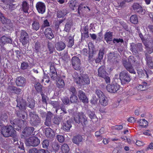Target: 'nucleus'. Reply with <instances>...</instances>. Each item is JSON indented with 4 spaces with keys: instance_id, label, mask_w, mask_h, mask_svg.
I'll return each instance as SVG.
<instances>
[{
    "instance_id": "f257e3e1",
    "label": "nucleus",
    "mask_w": 153,
    "mask_h": 153,
    "mask_svg": "<svg viewBox=\"0 0 153 153\" xmlns=\"http://www.w3.org/2000/svg\"><path fill=\"white\" fill-rule=\"evenodd\" d=\"M10 123L13 126L10 125H7L3 127L1 130V134L5 137H16V132L14 128L18 131L21 130L22 128H23L24 126H25L27 122L17 118L13 120H10Z\"/></svg>"
},
{
    "instance_id": "f03ea898",
    "label": "nucleus",
    "mask_w": 153,
    "mask_h": 153,
    "mask_svg": "<svg viewBox=\"0 0 153 153\" xmlns=\"http://www.w3.org/2000/svg\"><path fill=\"white\" fill-rule=\"evenodd\" d=\"M17 105L15 109V114L19 117L26 120L27 114L25 111L26 108V102L22 98H18L16 99Z\"/></svg>"
},
{
    "instance_id": "7ed1b4c3",
    "label": "nucleus",
    "mask_w": 153,
    "mask_h": 153,
    "mask_svg": "<svg viewBox=\"0 0 153 153\" xmlns=\"http://www.w3.org/2000/svg\"><path fill=\"white\" fill-rule=\"evenodd\" d=\"M74 119L75 122L78 124L81 123L83 126L88 123L87 118L82 112L77 113L75 115Z\"/></svg>"
},
{
    "instance_id": "20e7f679",
    "label": "nucleus",
    "mask_w": 153,
    "mask_h": 153,
    "mask_svg": "<svg viewBox=\"0 0 153 153\" xmlns=\"http://www.w3.org/2000/svg\"><path fill=\"white\" fill-rule=\"evenodd\" d=\"M30 124L33 126H37L41 123V120L39 116L34 111L30 112Z\"/></svg>"
},
{
    "instance_id": "39448f33",
    "label": "nucleus",
    "mask_w": 153,
    "mask_h": 153,
    "mask_svg": "<svg viewBox=\"0 0 153 153\" xmlns=\"http://www.w3.org/2000/svg\"><path fill=\"white\" fill-rule=\"evenodd\" d=\"M98 76L101 78H103L107 83L110 82V79L108 76V74L105 71V67L102 66L98 69Z\"/></svg>"
},
{
    "instance_id": "423d86ee",
    "label": "nucleus",
    "mask_w": 153,
    "mask_h": 153,
    "mask_svg": "<svg viewBox=\"0 0 153 153\" xmlns=\"http://www.w3.org/2000/svg\"><path fill=\"white\" fill-rule=\"evenodd\" d=\"M119 79L122 85L128 83L131 80V76L126 71H122L119 74Z\"/></svg>"
},
{
    "instance_id": "0eeeda50",
    "label": "nucleus",
    "mask_w": 153,
    "mask_h": 153,
    "mask_svg": "<svg viewBox=\"0 0 153 153\" xmlns=\"http://www.w3.org/2000/svg\"><path fill=\"white\" fill-rule=\"evenodd\" d=\"M130 50L134 54H137L139 52H141L143 50V46L141 43H132L130 44Z\"/></svg>"
},
{
    "instance_id": "6e6552de",
    "label": "nucleus",
    "mask_w": 153,
    "mask_h": 153,
    "mask_svg": "<svg viewBox=\"0 0 153 153\" xmlns=\"http://www.w3.org/2000/svg\"><path fill=\"white\" fill-rule=\"evenodd\" d=\"M20 41L23 45H25L28 43L29 41V37L28 34L23 30L21 31Z\"/></svg>"
},
{
    "instance_id": "1a4fd4ad",
    "label": "nucleus",
    "mask_w": 153,
    "mask_h": 153,
    "mask_svg": "<svg viewBox=\"0 0 153 153\" xmlns=\"http://www.w3.org/2000/svg\"><path fill=\"white\" fill-rule=\"evenodd\" d=\"M71 62L73 68L76 70H80L81 69V61L77 56H74L72 57Z\"/></svg>"
},
{
    "instance_id": "9d476101",
    "label": "nucleus",
    "mask_w": 153,
    "mask_h": 153,
    "mask_svg": "<svg viewBox=\"0 0 153 153\" xmlns=\"http://www.w3.org/2000/svg\"><path fill=\"white\" fill-rule=\"evenodd\" d=\"M120 86L117 83L108 85L106 87L107 90L111 93H115L119 89Z\"/></svg>"
},
{
    "instance_id": "9b49d317",
    "label": "nucleus",
    "mask_w": 153,
    "mask_h": 153,
    "mask_svg": "<svg viewBox=\"0 0 153 153\" xmlns=\"http://www.w3.org/2000/svg\"><path fill=\"white\" fill-rule=\"evenodd\" d=\"M39 139L36 137H32L30 138L27 141L26 144L29 146H37L40 143Z\"/></svg>"
},
{
    "instance_id": "f8f14e48",
    "label": "nucleus",
    "mask_w": 153,
    "mask_h": 153,
    "mask_svg": "<svg viewBox=\"0 0 153 153\" xmlns=\"http://www.w3.org/2000/svg\"><path fill=\"white\" fill-rule=\"evenodd\" d=\"M89 48V51L86 48H84L82 50V54L86 56H88V60L89 61H91L93 58L94 55V50L91 47H90L89 44L88 45Z\"/></svg>"
},
{
    "instance_id": "ddd939ff",
    "label": "nucleus",
    "mask_w": 153,
    "mask_h": 153,
    "mask_svg": "<svg viewBox=\"0 0 153 153\" xmlns=\"http://www.w3.org/2000/svg\"><path fill=\"white\" fill-rule=\"evenodd\" d=\"M36 7L39 13L42 14L45 12L46 7L44 3L40 1L38 2L36 4Z\"/></svg>"
},
{
    "instance_id": "4468645a",
    "label": "nucleus",
    "mask_w": 153,
    "mask_h": 153,
    "mask_svg": "<svg viewBox=\"0 0 153 153\" xmlns=\"http://www.w3.org/2000/svg\"><path fill=\"white\" fill-rule=\"evenodd\" d=\"M123 64L127 70L130 73L133 74H136V72L132 65L130 63H129L126 60L123 61Z\"/></svg>"
},
{
    "instance_id": "2eb2a0df",
    "label": "nucleus",
    "mask_w": 153,
    "mask_h": 153,
    "mask_svg": "<svg viewBox=\"0 0 153 153\" xmlns=\"http://www.w3.org/2000/svg\"><path fill=\"white\" fill-rule=\"evenodd\" d=\"M123 64L127 70L130 73L133 74H136V72L132 65L130 63H129L126 60L123 61Z\"/></svg>"
},
{
    "instance_id": "dca6fc26",
    "label": "nucleus",
    "mask_w": 153,
    "mask_h": 153,
    "mask_svg": "<svg viewBox=\"0 0 153 153\" xmlns=\"http://www.w3.org/2000/svg\"><path fill=\"white\" fill-rule=\"evenodd\" d=\"M50 66V74H49L51 78L52 79L54 80L57 76V72L55 67L51 62L49 63Z\"/></svg>"
},
{
    "instance_id": "f3484780",
    "label": "nucleus",
    "mask_w": 153,
    "mask_h": 153,
    "mask_svg": "<svg viewBox=\"0 0 153 153\" xmlns=\"http://www.w3.org/2000/svg\"><path fill=\"white\" fill-rule=\"evenodd\" d=\"M77 74L76 73H74L73 77L74 79V81L76 84L79 86H81L84 85V82L83 81L82 76H78L77 75Z\"/></svg>"
},
{
    "instance_id": "a211bd4d",
    "label": "nucleus",
    "mask_w": 153,
    "mask_h": 153,
    "mask_svg": "<svg viewBox=\"0 0 153 153\" xmlns=\"http://www.w3.org/2000/svg\"><path fill=\"white\" fill-rule=\"evenodd\" d=\"M78 96L80 100L84 103H87L88 102V99L85 95V93L82 90H79L78 92Z\"/></svg>"
},
{
    "instance_id": "6ab92c4d",
    "label": "nucleus",
    "mask_w": 153,
    "mask_h": 153,
    "mask_svg": "<svg viewBox=\"0 0 153 153\" xmlns=\"http://www.w3.org/2000/svg\"><path fill=\"white\" fill-rule=\"evenodd\" d=\"M64 122L62 127V129L66 131H69L72 127V120L71 119L67 120Z\"/></svg>"
},
{
    "instance_id": "aec40b11",
    "label": "nucleus",
    "mask_w": 153,
    "mask_h": 153,
    "mask_svg": "<svg viewBox=\"0 0 153 153\" xmlns=\"http://www.w3.org/2000/svg\"><path fill=\"white\" fill-rule=\"evenodd\" d=\"M16 82L17 86L23 87L26 84V80L24 77L20 76L16 78Z\"/></svg>"
},
{
    "instance_id": "412c9836",
    "label": "nucleus",
    "mask_w": 153,
    "mask_h": 153,
    "mask_svg": "<svg viewBox=\"0 0 153 153\" xmlns=\"http://www.w3.org/2000/svg\"><path fill=\"white\" fill-rule=\"evenodd\" d=\"M137 72L138 77L140 78L143 79L148 77L147 72L144 69H138L137 70Z\"/></svg>"
},
{
    "instance_id": "4be33fe9",
    "label": "nucleus",
    "mask_w": 153,
    "mask_h": 153,
    "mask_svg": "<svg viewBox=\"0 0 153 153\" xmlns=\"http://www.w3.org/2000/svg\"><path fill=\"white\" fill-rule=\"evenodd\" d=\"M34 130V128L33 127H26L22 131V133L25 136L28 137L30 135Z\"/></svg>"
},
{
    "instance_id": "5701e85b",
    "label": "nucleus",
    "mask_w": 153,
    "mask_h": 153,
    "mask_svg": "<svg viewBox=\"0 0 153 153\" xmlns=\"http://www.w3.org/2000/svg\"><path fill=\"white\" fill-rule=\"evenodd\" d=\"M43 47L40 42L38 41L36 42L35 44L33 49V51L37 53H41Z\"/></svg>"
},
{
    "instance_id": "b1692460",
    "label": "nucleus",
    "mask_w": 153,
    "mask_h": 153,
    "mask_svg": "<svg viewBox=\"0 0 153 153\" xmlns=\"http://www.w3.org/2000/svg\"><path fill=\"white\" fill-rule=\"evenodd\" d=\"M44 33L46 38L49 39H52L54 37V35L50 27L46 28L44 32Z\"/></svg>"
},
{
    "instance_id": "393cba45",
    "label": "nucleus",
    "mask_w": 153,
    "mask_h": 153,
    "mask_svg": "<svg viewBox=\"0 0 153 153\" xmlns=\"http://www.w3.org/2000/svg\"><path fill=\"white\" fill-rule=\"evenodd\" d=\"M73 25V22L72 20H67L63 30L66 32H69Z\"/></svg>"
},
{
    "instance_id": "a878e982",
    "label": "nucleus",
    "mask_w": 153,
    "mask_h": 153,
    "mask_svg": "<svg viewBox=\"0 0 153 153\" xmlns=\"http://www.w3.org/2000/svg\"><path fill=\"white\" fill-rule=\"evenodd\" d=\"M8 89L9 91L12 93H14L16 94H20L22 90L20 88H17L13 86H9L8 87Z\"/></svg>"
},
{
    "instance_id": "bb28decb",
    "label": "nucleus",
    "mask_w": 153,
    "mask_h": 153,
    "mask_svg": "<svg viewBox=\"0 0 153 153\" xmlns=\"http://www.w3.org/2000/svg\"><path fill=\"white\" fill-rule=\"evenodd\" d=\"M14 1V0H1L0 6L3 9H6L8 4Z\"/></svg>"
},
{
    "instance_id": "cd10ccee",
    "label": "nucleus",
    "mask_w": 153,
    "mask_h": 153,
    "mask_svg": "<svg viewBox=\"0 0 153 153\" xmlns=\"http://www.w3.org/2000/svg\"><path fill=\"white\" fill-rule=\"evenodd\" d=\"M55 47L57 51H61L65 48L66 45L64 42H57L55 44Z\"/></svg>"
},
{
    "instance_id": "c85d7f7f",
    "label": "nucleus",
    "mask_w": 153,
    "mask_h": 153,
    "mask_svg": "<svg viewBox=\"0 0 153 153\" xmlns=\"http://www.w3.org/2000/svg\"><path fill=\"white\" fill-rule=\"evenodd\" d=\"M40 27V25L38 20L34 18L32 24V29L36 31L38 30Z\"/></svg>"
},
{
    "instance_id": "c756f323",
    "label": "nucleus",
    "mask_w": 153,
    "mask_h": 153,
    "mask_svg": "<svg viewBox=\"0 0 153 153\" xmlns=\"http://www.w3.org/2000/svg\"><path fill=\"white\" fill-rule=\"evenodd\" d=\"M146 56L148 66L150 68H152L153 67V62L152 61V57L147 54H146Z\"/></svg>"
},
{
    "instance_id": "7c9ffc66",
    "label": "nucleus",
    "mask_w": 153,
    "mask_h": 153,
    "mask_svg": "<svg viewBox=\"0 0 153 153\" xmlns=\"http://www.w3.org/2000/svg\"><path fill=\"white\" fill-rule=\"evenodd\" d=\"M4 21V22H2V23L3 24L5 25L6 27L7 28L10 29L13 27V24L10 19L6 18Z\"/></svg>"
},
{
    "instance_id": "2f4dec72",
    "label": "nucleus",
    "mask_w": 153,
    "mask_h": 153,
    "mask_svg": "<svg viewBox=\"0 0 153 153\" xmlns=\"http://www.w3.org/2000/svg\"><path fill=\"white\" fill-rule=\"evenodd\" d=\"M56 85L57 87L59 88H63L65 86L64 81L63 79L61 78H59L57 81Z\"/></svg>"
},
{
    "instance_id": "473e14b6",
    "label": "nucleus",
    "mask_w": 153,
    "mask_h": 153,
    "mask_svg": "<svg viewBox=\"0 0 153 153\" xmlns=\"http://www.w3.org/2000/svg\"><path fill=\"white\" fill-rule=\"evenodd\" d=\"M99 101L101 105L102 106H105L108 104V98L105 95L101 97Z\"/></svg>"
},
{
    "instance_id": "72a5a7b5",
    "label": "nucleus",
    "mask_w": 153,
    "mask_h": 153,
    "mask_svg": "<svg viewBox=\"0 0 153 153\" xmlns=\"http://www.w3.org/2000/svg\"><path fill=\"white\" fill-rule=\"evenodd\" d=\"M113 33L111 32H106L105 35L104 39L107 43L111 41L112 39Z\"/></svg>"
},
{
    "instance_id": "f704fd0d",
    "label": "nucleus",
    "mask_w": 153,
    "mask_h": 153,
    "mask_svg": "<svg viewBox=\"0 0 153 153\" xmlns=\"http://www.w3.org/2000/svg\"><path fill=\"white\" fill-rule=\"evenodd\" d=\"M22 8L24 12L25 13H28L29 5L27 2L26 1H23L22 3Z\"/></svg>"
},
{
    "instance_id": "c9c22d12",
    "label": "nucleus",
    "mask_w": 153,
    "mask_h": 153,
    "mask_svg": "<svg viewBox=\"0 0 153 153\" xmlns=\"http://www.w3.org/2000/svg\"><path fill=\"white\" fill-rule=\"evenodd\" d=\"M133 7L134 10H136V11L138 13H142L143 11L142 8L138 3H134L133 5Z\"/></svg>"
},
{
    "instance_id": "e433bc0d",
    "label": "nucleus",
    "mask_w": 153,
    "mask_h": 153,
    "mask_svg": "<svg viewBox=\"0 0 153 153\" xmlns=\"http://www.w3.org/2000/svg\"><path fill=\"white\" fill-rule=\"evenodd\" d=\"M82 136L78 135L74 137L72 139V140L74 143L78 144L80 142L82 141Z\"/></svg>"
},
{
    "instance_id": "4c0bfd02",
    "label": "nucleus",
    "mask_w": 153,
    "mask_h": 153,
    "mask_svg": "<svg viewBox=\"0 0 153 153\" xmlns=\"http://www.w3.org/2000/svg\"><path fill=\"white\" fill-rule=\"evenodd\" d=\"M0 42L4 44L6 43H11L12 40L11 39L8 38L5 36H3L1 38Z\"/></svg>"
},
{
    "instance_id": "58836bf2",
    "label": "nucleus",
    "mask_w": 153,
    "mask_h": 153,
    "mask_svg": "<svg viewBox=\"0 0 153 153\" xmlns=\"http://www.w3.org/2000/svg\"><path fill=\"white\" fill-rule=\"evenodd\" d=\"M34 86L37 93H40V94L42 91V86L39 82H35L34 84Z\"/></svg>"
},
{
    "instance_id": "ea45409f",
    "label": "nucleus",
    "mask_w": 153,
    "mask_h": 153,
    "mask_svg": "<svg viewBox=\"0 0 153 153\" xmlns=\"http://www.w3.org/2000/svg\"><path fill=\"white\" fill-rule=\"evenodd\" d=\"M49 103L52 105L54 108H56V112L57 113L59 110V103L58 101H51Z\"/></svg>"
},
{
    "instance_id": "a19ab883",
    "label": "nucleus",
    "mask_w": 153,
    "mask_h": 153,
    "mask_svg": "<svg viewBox=\"0 0 153 153\" xmlns=\"http://www.w3.org/2000/svg\"><path fill=\"white\" fill-rule=\"evenodd\" d=\"M27 101H28V107L31 109L34 108L35 105V101L34 99L31 98H28Z\"/></svg>"
},
{
    "instance_id": "79ce46f5",
    "label": "nucleus",
    "mask_w": 153,
    "mask_h": 153,
    "mask_svg": "<svg viewBox=\"0 0 153 153\" xmlns=\"http://www.w3.org/2000/svg\"><path fill=\"white\" fill-rule=\"evenodd\" d=\"M68 11L66 9H64L62 10L58 11L57 12V16L58 18L63 17L68 13Z\"/></svg>"
},
{
    "instance_id": "37998d69",
    "label": "nucleus",
    "mask_w": 153,
    "mask_h": 153,
    "mask_svg": "<svg viewBox=\"0 0 153 153\" xmlns=\"http://www.w3.org/2000/svg\"><path fill=\"white\" fill-rule=\"evenodd\" d=\"M45 134L47 137H52L53 135V131L51 128H48L45 129Z\"/></svg>"
},
{
    "instance_id": "c03bdc74",
    "label": "nucleus",
    "mask_w": 153,
    "mask_h": 153,
    "mask_svg": "<svg viewBox=\"0 0 153 153\" xmlns=\"http://www.w3.org/2000/svg\"><path fill=\"white\" fill-rule=\"evenodd\" d=\"M61 149L63 153H68L70 150L69 148L66 144H64L61 146Z\"/></svg>"
},
{
    "instance_id": "a18cd8bd",
    "label": "nucleus",
    "mask_w": 153,
    "mask_h": 153,
    "mask_svg": "<svg viewBox=\"0 0 153 153\" xmlns=\"http://www.w3.org/2000/svg\"><path fill=\"white\" fill-rule=\"evenodd\" d=\"M68 42L67 44V46L69 48L71 47L74 44L73 37L70 36L68 38Z\"/></svg>"
},
{
    "instance_id": "49530a36",
    "label": "nucleus",
    "mask_w": 153,
    "mask_h": 153,
    "mask_svg": "<svg viewBox=\"0 0 153 153\" xmlns=\"http://www.w3.org/2000/svg\"><path fill=\"white\" fill-rule=\"evenodd\" d=\"M60 115L59 116V117L61 118L62 120V121L64 122V121H66V120H67L68 118H69V117L66 116L65 114L67 113H64L63 112H59Z\"/></svg>"
},
{
    "instance_id": "de8ad7c7",
    "label": "nucleus",
    "mask_w": 153,
    "mask_h": 153,
    "mask_svg": "<svg viewBox=\"0 0 153 153\" xmlns=\"http://www.w3.org/2000/svg\"><path fill=\"white\" fill-rule=\"evenodd\" d=\"M47 47L50 52V53H52L54 50V45L53 43L51 42H48Z\"/></svg>"
},
{
    "instance_id": "09e8293b",
    "label": "nucleus",
    "mask_w": 153,
    "mask_h": 153,
    "mask_svg": "<svg viewBox=\"0 0 153 153\" xmlns=\"http://www.w3.org/2000/svg\"><path fill=\"white\" fill-rule=\"evenodd\" d=\"M77 2L76 0H71L68 3L69 6L73 10H74V7L76 6Z\"/></svg>"
},
{
    "instance_id": "8fccbe9b",
    "label": "nucleus",
    "mask_w": 153,
    "mask_h": 153,
    "mask_svg": "<svg viewBox=\"0 0 153 153\" xmlns=\"http://www.w3.org/2000/svg\"><path fill=\"white\" fill-rule=\"evenodd\" d=\"M86 113L88 116L91 119L96 118V116L95 115L94 112L92 111L89 110H87L86 111Z\"/></svg>"
},
{
    "instance_id": "3c124183",
    "label": "nucleus",
    "mask_w": 153,
    "mask_h": 153,
    "mask_svg": "<svg viewBox=\"0 0 153 153\" xmlns=\"http://www.w3.org/2000/svg\"><path fill=\"white\" fill-rule=\"evenodd\" d=\"M83 81L84 82V85L85 84L88 85L90 84V81L89 77L87 75H85L82 76Z\"/></svg>"
},
{
    "instance_id": "603ef678",
    "label": "nucleus",
    "mask_w": 153,
    "mask_h": 153,
    "mask_svg": "<svg viewBox=\"0 0 153 153\" xmlns=\"http://www.w3.org/2000/svg\"><path fill=\"white\" fill-rule=\"evenodd\" d=\"M130 20L131 22L134 24H136L138 22L137 17L136 15L131 16L130 18Z\"/></svg>"
},
{
    "instance_id": "864d4df0",
    "label": "nucleus",
    "mask_w": 153,
    "mask_h": 153,
    "mask_svg": "<svg viewBox=\"0 0 153 153\" xmlns=\"http://www.w3.org/2000/svg\"><path fill=\"white\" fill-rule=\"evenodd\" d=\"M143 44L145 47V49L148 53H151L153 52L152 48L149 47V45L147 42H143Z\"/></svg>"
},
{
    "instance_id": "5fc2aeb1",
    "label": "nucleus",
    "mask_w": 153,
    "mask_h": 153,
    "mask_svg": "<svg viewBox=\"0 0 153 153\" xmlns=\"http://www.w3.org/2000/svg\"><path fill=\"white\" fill-rule=\"evenodd\" d=\"M147 83L146 82H143L141 84L139 85L138 88L141 91H144L146 88Z\"/></svg>"
},
{
    "instance_id": "6e6d98bb",
    "label": "nucleus",
    "mask_w": 153,
    "mask_h": 153,
    "mask_svg": "<svg viewBox=\"0 0 153 153\" xmlns=\"http://www.w3.org/2000/svg\"><path fill=\"white\" fill-rule=\"evenodd\" d=\"M78 97L74 94H72L70 98V102L71 103H77Z\"/></svg>"
},
{
    "instance_id": "4d7b16f0",
    "label": "nucleus",
    "mask_w": 153,
    "mask_h": 153,
    "mask_svg": "<svg viewBox=\"0 0 153 153\" xmlns=\"http://www.w3.org/2000/svg\"><path fill=\"white\" fill-rule=\"evenodd\" d=\"M148 122L144 119L140 120V126L143 128L146 127L148 125Z\"/></svg>"
},
{
    "instance_id": "13d9d810",
    "label": "nucleus",
    "mask_w": 153,
    "mask_h": 153,
    "mask_svg": "<svg viewBox=\"0 0 153 153\" xmlns=\"http://www.w3.org/2000/svg\"><path fill=\"white\" fill-rule=\"evenodd\" d=\"M104 133V128H101L99 131H97L95 133V135L96 137L101 136V135Z\"/></svg>"
},
{
    "instance_id": "bf43d9fd",
    "label": "nucleus",
    "mask_w": 153,
    "mask_h": 153,
    "mask_svg": "<svg viewBox=\"0 0 153 153\" xmlns=\"http://www.w3.org/2000/svg\"><path fill=\"white\" fill-rule=\"evenodd\" d=\"M62 100L64 104L66 105L69 104L70 100L68 97L66 96L63 97L62 98Z\"/></svg>"
},
{
    "instance_id": "052dcab7",
    "label": "nucleus",
    "mask_w": 153,
    "mask_h": 153,
    "mask_svg": "<svg viewBox=\"0 0 153 153\" xmlns=\"http://www.w3.org/2000/svg\"><path fill=\"white\" fill-rule=\"evenodd\" d=\"M62 120L59 117H55L53 119V122L54 124L59 125Z\"/></svg>"
},
{
    "instance_id": "680f3d73",
    "label": "nucleus",
    "mask_w": 153,
    "mask_h": 153,
    "mask_svg": "<svg viewBox=\"0 0 153 153\" xmlns=\"http://www.w3.org/2000/svg\"><path fill=\"white\" fill-rule=\"evenodd\" d=\"M60 147L59 144L57 143L54 142L52 144V147L55 150L57 151L58 150Z\"/></svg>"
},
{
    "instance_id": "e2e57ef3",
    "label": "nucleus",
    "mask_w": 153,
    "mask_h": 153,
    "mask_svg": "<svg viewBox=\"0 0 153 153\" xmlns=\"http://www.w3.org/2000/svg\"><path fill=\"white\" fill-rule=\"evenodd\" d=\"M105 48L102 47L100 49V50L98 54V57L100 58V59H102L103 57V55L104 53Z\"/></svg>"
},
{
    "instance_id": "0e129e2a",
    "label": "nucleus",
    "mask_w": 153,
    "mask_h": 153,
    "mask_svg": "<svg viewBox=\"0 0 153 153\" xmlns=\"http://www.w3.org/2000/svg\"><path fill=\"white\" fill-rule=\"evenodd\" d=\"M28 66L29 64L28 63L24 62L21 63V68L23 70H25L27 69Z\"/></svg>"
},
{
    "instance_id": "69168bd1",
    "label": "nucleus",
    "mask_w": 153,
    "mask_h": 153,
    "mask_svg": "<svg viewBox=\"0 0 153 153\" xmlns=\"http://www.w3.org/2000/svg\"><path fill=\"white\" fill-rule=\"evenodd\" d=\"M86 8V7L84 5L82 4L79 5L78 9V13L79 15H80L81 12L80 11L84 10Z\"/></svg>"
},
{
    "instance_id": "338daca9",
    "label": "nucleus",
    "mask_w": 153,
    "mask_h": 153,
    "mask_svg": "<svg viewBox=\"0 0 153 153\" xmlns=\"http://www.w3.org/2000/svg\"><path fill=\"white\" fill-rule=\"evenodd\" d=\"M60 109L58 111V112H63L64 113H67L65 106L63 104H62L60 107H59Z\"/></svg>"
},
{
    "instance_id": "774afa93",
    "label": "nucleus",
    "mask_w": 153,
    "mask_h": 153,
    "mask_svg": "<svg viewBox=\"0 0 153 153\" xmlns=\"http://www.w3.org/2000/svg\"><path fill=\"white\" fill-rule=\"evenodd\" d=\"M49 145V141L48 140H44L42 143L43 147L45 149H48Z\"/></svg>"
}]
</instances>
